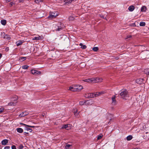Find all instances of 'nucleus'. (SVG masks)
I'll return each mask as SVG.
<instances>
[{"label":"nucleus","instance_id":"obj_42","mask_svg":"<svg viewBox=\"0 0 149 149\" xmlns=\"http://www.w3.org/2000/svg\"><path fill=\"white\" fill-rule=\"evenodd\" d=\"M24 115V116L27 115L28 114V113L27 112L25 111L23 112Z\"/></svg>","mask_w":149,"mask_h":149},{"label":"nucleus","instance_id":"obj_25","mask_svg":"<svg viewBox=\"0 0 149 149\" xmlns=\"http://www.w3.org/2000/svg\"><path fill=\"white\" fill-rule=\"evenodd\" d=\"M79 45L81 46V48L83 49H85L86 48V46L85 45H83L81 43L79 44Z\"/></svg>","mask_w":149,"mask_h":149},{"label":"nucleus","instance_id":"obj_8","mask_svg":"<svg viewBox=\"0 0 149 149\" xmlns=\"http://www.w3.org/2000/svg\"><path fill=\"white\" fill-rule=\"evenodd\" d=\"M22 124L23 125H24L25 126V127H24V128L25 130H27V131H29L30 132H32V130L31 129L29 128V127H28V126L29 125H26V124H24L22 123Z\"/></svg>","mask_w":149,"mask_h":149},{"label":"nucleus","instance_id":"obj_1","mask_svg":"<svg viewBox=\"0 0 149 149\" xmlns=\"http://www.w3.org/2000/svg\"><path fill=\"white\" fill-rule=\"evenodd\" d=\"M53 26V27L55 28V30L56 31H60L62 30L64 27L63 24L61 22H58L54 24Z\"/></svg>","mask_w":149,"mask_h":149},{"label":"nucleus","instance_id":"obj_37","mask_svg":"<svg viewBox=\"0 0 149 149\" xmlns=\"http://www.w3.org/2000/svg\"><path fill=\"white\" fill-rule=\"evenodd\" d=\"M69 20L72 21L74 19V17L72 16H70L68 18Z\"/></svg>","mask_w":149,"mask_h":149},{"label":"nucleus","instance_id":"obj_6","mask_svg":"<svg viewBox=\"0 0 149 149\" xmlns=\"http://www.w3.org/2000/svg\"><path fill=\"white\" fill-rule=\"evenodd\" d=\"M71 128V125L70 124L64 125L62 127V128H65L67 130H69Z\"/></svg>","mask_w":149,"mask_h":149},{"label":"nucleus","instance_id":"obj_30","mask_svg":"<svg viewBox=\"0 0 149 149\" xmlns=\"http://www.w3.org/2000/svg\"><path fill=\"white\" fill-rule=\"evenodd\" d=\"M86 102L84 101H80L79 103L80 105H83L84 104H86Z\"/></svg>","mask_w":149,"mask_h":149},{"label":"nucleus","instance_id":"obj_58","mask_svg":"<svg viewBox=\"0 0 149 149\" xmlns=\"http://www.w3.org/2000/svg\"><path fill=\"white\" fill-rule=\"evenodd\" d=\"M1 81V79H0V81Z\"/></svg>","mask_w":149,"mask_h":149},{"label":"nucleus","instance_id":"obj_51","mask_svg":"<svg viewBox=\"0 0 149 149\" xmlns=\"http://www.w3.org/2000/svg\"><path fill=\"white\" fill-rule=\"evenodd\" d=\"M102 18H104V19H106V17L104 18V16H102Z\"/></svg>","mask_w":149,"mask_h":149},{"label":"nucleus","instance_id":"obj_13","mask_svg":"<svg viewBox=\"0 0 149 149\" xmlns=\"http://www.w3.org/2000/svg\"><path fill=\"white\" fill-rule=\"evenodd\" d=\"M3 34L4 36L3 38L4 39H7V40H9L10 39V37L9 35L7 34H5L4 33H2V34Z\"/></svg>","mask_w":149,"mask_h":149},{"label":"nucleus","instance_id":"obj_4","mask_svg":"<svg viewBox=\"0 0 149 149\" xmlns=\"http://www.w3.org/2000/svg\"><path fill=\"white\" fill-rule=\"evenodd\" d=\"M93 78L94 79L93 81V83H96L99 82H101L102 81L103 79L99 77H96V78Z\"/></svg>","mask_w":149,"mask_h":149},{"label":"nucleus","instance_id":"obj_11","mask_svg":"<svg viewBox=\"0 0 149 149\" xmlns=\"http://www.w3.org/2000/svg\"><path fill=\"white\" fill-rule=\"evenodd\" d=\"M73 111L74 116L76 117H78V115L79 113H78L77 109L76 108L74 109H73Z\"/></svg>","mask_w":149,"mask_h":149},{"label":"nucleus","instance_id":"obj_27","mask_svg":"<svg viewBox=\"0 0 149 149\" xmlns=\"http://www.w3.org/2000/svg\"><path fill=\"white\" fill-rule=\"evenodd\" d=\"M6 20H3L1 21V23L3 25H5L6 24Z\"/></svg>","mask_w":149,"mask_h":149},{"label":"nucleus","instance_id":"obj_16","mask_svg":"<svg viewBox=\"0 0 149 149\" xmlns=\"http://www.w3.org/2000/svg\"><path fill=\"white\" fill-rule=\"evenodd\" d=\"M116 97L115 96H114L111 98L112 100V104H113L115 105L116 104Z\"/></svg>","mask_w":149,"mask_h":149},{"label":"nucleus","instance_id":"obj_59","mask_svg":"<svg viewBox=\"0 0 149 149\" xmlns=\"http://www.w3.org/2000/svg\"><path fill=\"white\" fill-rule=\"evenodd\" d=\"M149 139H147V140H148Z\"/></svg>","mask_w":149,"mask_h":149},{"label":"nucleus","instance_id":"obj_35","mask_svg":"<svg viewBox=\"0 0 149 149\" xmlns=\"http://www.w3.org/2000/svg\"><path fill=\"white\" fill-rule=\"evenodd\" d=\"M26 59V57H21L19 58V60H22V61H23L25 60Z\"/></svg>","mask_w":149,"mask_h":149},{"label":"nucleus","instance_id":"obj_48","mask_svg":"<svg viewBox=\"0 0 149 149\" xmlns=\"http://www.w3.org/2000/svg\"><path fill=\"white\" fill-rule=\"evenodd\" d=\"M145 127L144 128V127L143 126V128H141V130H144L145 129Z\"/></svg>","mask_w":149,"mask_h":149},{"label":"nucleus","instance_id":"obj_50","mask_svg":"<svg viewBox=\"0 0 149 149\" xmlns=\"http://www.w3.org/2000/svg\"><path fill=\"white\" fill-rule=\"evenodd\" d=\"M118 58H119L118 57H116L115 58V59H116V60H118Z\"/></svg>","mask_w":149,"mask_h":149},{"label":"nucleus","instance_id":"obj_17","mask_svg":"<svg viewBox=\"0 0 149 149\" xmlns=\"http://www.w3.org/2000/svg\"><path fill=\"white\" fill-rule=\"evenodd\" d=\"M147 10V8L145 6H143L142 7L141 9V11L142 12H146Z\"/></svg>","mask_w":149,"mask_h":149},{"label":"nucleus","instance_id":"obj_36","mask_svg":"<svg viewBox=\"0 0 149 149\" xmlns=\"http://www.w3.org/2000/svg\"><path fill=\"white\" fill-rule=\"evenodd\" d=\"M16 103V102H15V103L13 102H10V103H8V105H10V106L14 105Z\"/></svg>","mask_w":149,"mask_h":149},{"label":"nucleus","instance_id":"obj_43","mask_svg":"<svg viewBox=\"0 0 149 149\" xmlns=\"http://www.w3.org/2000/svg\"><path fill=\"white\" fill-rule=\"evenodd\" d=\"M10 148L9 146H6L4 147V149H10Z\"/></svg>","mask_w":149,"mask_h":149},{"label":"nucleus","instance_id":"obj_56","mask_svg":"<svg viewBox=\"0 0 149 149\" xmlns=\"http://www.w3.org/2000/svg\"><path fill=\"white\" fill-rule=\"evenodd\" d=\"M11 5H12V2H11Z\"/></svg>","mask_w":149,"mask_h":149},{"label":"nucleus","instance_id":"obj_19","mask_svg":"<svg viewBox=\"0 0 149 149\" xmlns=\"http://www.w3.org/2000/svg\"><path fill=\"white\" fill-rule=\"evenodd\" d=\"M128 9L130 11L132 12L134 10V7L133 6H131L129 7Z\"/></svg>","mask_w":149,"mask_h":149},{"label":"nucleus","instance_id":"obj_22","mask_svg":"<svg viewBox=\"0 0 149 149\" xmlns=\"http://www.w3.org/2000/svg\"><path fill=\"white\" fill-rule=\"evenodd\" d=\"M104 93L102 91L100 92H96V93H95V97H97L98 96H100L102 95V94H103Z\"/></svg>","mask_w":149,"mask_h":149},{"label":"nucleus","instance_id":"obj_49","mask_svg":"<svg viewBox=\"0 0 149 149\" xmlns=\"http://www.w3.org/2000/svg\"><path fill=\"white\" fill-rule=\"evenodd\" d=\"M11 0H6L7 2H9L11 1Z\"/></svg>","mask_w":149,"mask_h":149},{"label":"nucleus","instance_id":"obj_10","mask_svg":"<svg viewBox=\"0 0 149 149\" xmlns=\"http://www.w3.org/2000/svg\"><path fill=\"white\" fill-rule=\"evenodd\" d=\"M94 79L93 78H91L87 79L84 80H83V81L84 82H87L88 83H91L93 82V81Z\"/></svg>","mask_w":149,"mask_h":149},{"label":"nucleus","instance_id":"obj_53","mask_svg":"<svg viewBox=\"0 0 149 149\" xmlns=\"http://www.w3.org/2000/svg\"><path fill=\"white\" fill-rule=\"evenodd\" d=\"M22 0H19V2H21Z\"/></svg>","mask_w":149,"mask_h":149},{"label":"nucleus","instance_id":"obj_26","mask_svg":"<svg viewBox=\"0 0 149 149\" xmlns=\"http://www.w3.org/2000/svg\"><path fill=\"white\" fill-rule=\"evenodd\" d=\"M126 138L128 141H130L132 139V136L131 135H129Z\"/></svg>","mask_w":149,"mask_h":149},{"label":"nucleus","instance_id":"obj_39","mask_svg":"<svg viewBox=\"0 0 149 149\" xmlns=\"http://www.w3.org/2000/svg\"><path fill=\"white\" fill-rule=\"evenodd\" d=\"M71 146V145H69V144H68L66 145V146L65 147V148L66 149H68Z\"/></svg>","mask_w":149,"mask_h":149},{"label":"nucleus","instance_id":"obj_38","mask_svg":"<svg viewBox=\"0 0 149 149\" xmlns=\"http://www.w3.org/2000/svg\"><path fill=\"white\" fill-rule=\"evenodd\" d=\"M4 109L3 107L0 108V113H2Z\"/></svg>","mask_w":149,"mask_h":149},{"label":"nucleus","instance_id":"obj_34","mask_svg":"<svg viewBox=\"0 0 149 149\" xmlns=\"http://www.w3.org/2000/svg\"><path fill=\"white\" fill-rule=\"evenodd\" d=\"M43 0H35V2L36 3H39L40 2H42Z\"/></svg>","mask_w":149,"mask_h":149},{"label":"nucleus","instance_id":"obj_52","mask_svg":"<svg viewBox=\"0 0 149 149\" xmlns=\"http://www.w3.org/2000/svg\"><path fill=\"white\" fill-rule=\"evenodd\" d=\"M1 56H2V55L1 54H0V59L1 58Z\"/></svg>","mask_w":149,"mask_h":149},{"label":"nucleus","instance_id":"obj_44","mask_svg":"<svg viewBox=\"0 0 149 149\" xmlns=\"http://www.w3.org/2000/svg\"><path fill=\"white\" fill-rule=\"evenodd\" d=\"M12 149H16V146L15 145H13L11 146Z\"/></svg>","mask_w":149,"mask_h":149},{"label":"nucleus","instance_id":"obj_20","mask_svg":"<svg viewBox=\"0 0 149 149\" xmlns=\"http://www.w3.org/2000/svg\"><path fill=\"white\" fill-rule=\"evenodd\" d=\"M75 88V85L74 86H70L69 87V90L72 91H76Z\"/></svg>","mask_w":149,"mask_h":149},{"label":"nucleus","instance_id":"obj_9","mask_svg":"<svg viewBox=\"0 0 149 149\" xmlns=\"http://www.w3.org/2000/svg\"><path fill=\"white\" fill-rule=\"evenodd\" d=\"M31 73L33 74H40L41 73V72L39 71H37L34 70H31Z\"/></svg>","mask_w":149,"mask_h":149},{"label":"nucleus","instance_id":"obj_5","mask_svg":"<svg viewBox=\"0 0 149 149\" xmlns=\"http://www.w3.org/2000/svg\"><path fill=\"white\" fill-rule=\"evenodd\" d=\"M76 91H79L83 88V86L80 85H75Z\"/></svg>","mask_w":149,"mask_h":149},{"label":"nucleus","instance_id":"obj_21","mask_svg":"<svg viewBox=\"0 0 149 149\" xmlns=\"http://www.w3.org/2000/svg\"><path fill=\"white\" fill-rule=\"evenodd\" d=\"M16 130L17 132L19 133H22L23 132V130L20 128H17Z\"/></svg>","mask_w":149,"mask_h":149},{"label":"nucleus","instance_id":"obj_29","mask_svg":"<svg viewBox=\"0 0 149 149\" xmlns=\"http://www.w3.org/2000/svg\"><path fill=\"white\" fill-rule=\"evenodd\" d=\"M146 25V23L145 22H141L140 23L139 25L140 26H143Z\"/></svg>","mask_w":149,"mask_h":149},{"label":"nucleus","instance_id":"obj_41","mask_svg":"<svg viewBox=\"0 0 149 149\" xmlns=\"http://www.w3.org/2000/svg\"><path fill=\"white\" fill-rule=\"evenodd\" d=\"M24 147L22 145H20L19 146V149H22Z\"/></svg>","mask_w":149,"mask_h":149},{"label":"nucleus","instance_id":"obj_32","mask_svg":"<svg viewBox=\"0 0 149 149\" xmlns=\"http://www.w3.org/2000/svg\"><path fill=\"white\" fill-rule=\"evenodd\" d=\"M29 68V66L27 65H24L22 66V68L24 69H27Z\"/></svg>","mask_w":149,"mask_h":149},{"label":"nucleus","instance_id":"obj_7","mask_svg":"<svg viewBox=\"0 0 149 149\" xmlns=\"http://www.w3.org/2000/svg\"><path fill=\"white\" fill-rule=\"evenodd\" d=\"M144 80L143 79H137L136 80V83L139 84H141L142 83H144Z\"/></svg>","mask_w":149,"mask_h":149},{"label":"nucleus","instance_id":"obj_47","mask_svg":"<svg viewBox=\"0 0 149 149\" xmlns=\"http://www.w3.org/2000/svg\"><path fill=\"white\" fill-rule=\"evenodd\" d=\"M28 126V127H32V128H33V127H35V126H31V125H29Z\"/></svg>","mask_w":149,"mask_h":149},{"label":"nucleus","instance_id":"obj_24","mask_svg":"<svg viewBox=\"0 0 149 149\" xmlns=\"http://www.w3.org/2000/svg\"><path fill=\"white\" fill-rule=\"evenodd\" d=\"M144 72L146 74H149V68H146L144 70Z\"/></svg>","mask_w":149,"mask_h":149},{"label":"nucleus","instance_id":"obj_45","mask_svg":"<svg viewBox=\"0 0 149 149\" xmlns=\"http://www.w3.org/2000/svg\"><path fill=\"white\" fill-rule=\"evenodd\" d=\"M132 37V36L131 35H128L127 36L126 38H125L126 39H127L129 38H130Z\"/></svg>","mask_w":149,"mask_h":149},{"label":"nucleus","instance_id":"obj_23","mask_svg":"<svg viewBox=\"0 0 149 149\" xmlns=\"http://www.w3.org/2000/svg\"><path fill=\"white\" fill-rule=\"evenodd\" d=\"M23 42V41L19 40L16 42L17 46H18L21 45Z\"/></svg>","mask_w":149,"mask_h":149},{"label":"nucleus","instance_id":"obj_60","mask_svg":"<svg viewBox=\"0 0 149 149\" xmlns=\"http://www.w3.org/2000/svg\"><path fill=\"white\" fill-rule=\"evenodd\" d=\"M26 133L28 134V133L27 132H26Z\"/></svg>","mask_w":149,"mask_h":149},{"label":"nucleus","instance_id":"obj_54","mask_svg":"<svg viewBox=\"0 0 149 149\" xmlns=\"http://www.w3.org/2000/svg\"><path fill=\"white\" fill-rule=\"evenodd\" d=\"M133 149H139L138 148H134Z\"/></svg>","mask_w":149,"mask_h":149},{"label":"nucleus","instance_id":"obj_55","mask_svg":"<svg viewBox=\"0 0 149 149\" xmlns=\"http://www.w3.org/2000/svg\"><path fill=\"white\" fill-rule=\"evenodd\" d=\"M148 132H146V134H147Z\"/></svg>","mask_w":149,"mask_h":149},{"label":"nucleus","instance_id":"obj_31","mask_svg":"<svg viewBox=\"0 0 149 149\" xmlns=\"http://www.w3.org/2000/svg\"><path fill=\"white\" fill-rule=\"evenodd\" d=\"M92 49L95 52H97L98 50V48L97 47H94Z\"/></svg>","mask_w":149,"mask_h":149},{"label":"nucleus","instance_id":"obj_3","mask_svg":"<svg viewBox=\"0 0 149 149\" xmlns=\"http://www.w3.org/2000/svg\"><path fill=\"white\" fill-rule=\"evenodd\" d=\"M120 95L122 98L125 100H127L129 97L127 91L126 90H122L120 93Z\"/></svg>","mask_w":149,"mask_h":149},{"label":"nucleus","instance_id":"obj_14","mask_svg":"<svg viewBox=\"0 0 149 149\" xmlns=\"http://www.w3.org/2000/svg\"><path fill=\"white\" fill-rule=\"evenodd\" d=\"M8 142V139H5L3 140L1 142V144L2 145H6Z\"/></svg>","mask_w":149,"mask_h":149},{"label":"nucleus","instance_id":"obj_57","mask_svg":"<svg viewBox=\"0 0 149 149\" xmlns=\"http://www.w3.org/2000/svg\"><path fill=\"white\" fill-rule=\"evenodd\" d=\"M11 5H12V2H11Z\"/></svg>","mask_w":149,"mask_h":149},{"label":"nucleus","instance_id":"obj_2","mask_svg":"<svg viewBox=\"0 0 149 149\" xmlns=\"http://www.w3.org/2000/svg\"><path fill=\"white\" fill-rule=\"evenodd\" d=\"M59 14V13L57 11L50 12L49 15L47 18L51 20L56 17Z\"/></svg>","mask_w":149,"mask_h":149},{"label":"nucleus","instance_id":"obj_46","mask_svg":"<svg viewBox=\"0 0 149 149\" xmlns=\"http://www.w3.org/2000/svg\"><path fill=\"white\" fill-rule=\"evenodd\" d=\"M17 99V96L16 95H15V100H14L16 101Z\"/></svg>","mask_w":149,"mask_h":149},{"label":"nucleus","instance_id":"obj_40","mask_svg":"<svg viewBox=\"0 0 149 149\" xmlns=\"http://www.w3.org/2000/svg\"><path fill=\"white\" fill-rule=\"evenodd\" d=\"M19 116L20 117H24L23 113L22 112V113H20V114H19Z\"/></svg>","mask_w":149,"mask_h":149},{"label":"nucleus","instance_id":"obj_28","mask_svg":"<svg viewBox=\"0 0 149 149\" xmlns=\"http://www.w3.org/2000/svg\"><path fill=\"white\" fill-rule=\"evenodd\" d=\"M73 0H65V2L66 4H68L71 3Z\"/></svg>","mask_w":149,"mask_h":149},{"label":"nucleus","instance_id":"obj_12","mask_svg":"<svg viewBox=\"0 0 149 149\" xmlns=\"http://www.w3.org/2000/svg\"><path fill=\"white\" fill-rule=\"evenodd\" d=\"M88 97L89 98H92L96 97L95 95V93H88Z\"/></svg>","mask_w":149,"mask_h":149},{"label":"nucleus","instance_id":"obj_15","mask_svg":"<svg viewBox=\"0 0 149 149\" xmlns=\"http://www.w3.org/2000/svg\"><path fill=\"white\" fill-rule=\"evenodd\" d=\"M37 36L33 37L32 38L33 40H38L41 39V37L38 35H37Z\"/></svg>","mask_w":149,"mask_h":149},{"label":"nucleus","instance_id":"obj_18","mask_svg":"<svg viewBox=\"0 0 149 149\" xmlns=\"http://www.w3.org/2000/svg\"><path fill=\"white\" fill-rule=\"evenodd\" d=\"M93 104V101L91 100H90L86 102V104L88 105H91Z\"/></svg>","mask_w":149,"mask_h":149},{"label":"nucleus","instance_id":"obj_33","mask_svg":"<svg viewBox=\"0 0 149 149\" xmlns=\"http://www.w3.org/2000/svg\"><path fill=\"white\" fill-rule=\"evenodd\" d=\"M103 135L102 134H100L99 135L97 138V140H99L101 139V138L102 137Z\"/></svg>","mask_w":149,"mask_h":149}]
</instances>
